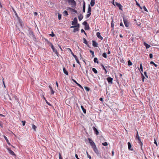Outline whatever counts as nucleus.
I'll return each instance as SVG.
<instances>
[{
  "instance_id": "obj_52",
  "label": "nucleus",
  "mask_w": 159,
  "mask_h": 159,
  "mask_svg": "<svg viewBox=\"0 0 159 159\" xmlns=\"http://www.w3.org/2000/svg\"><path fill=\"white\" fill-rule=\"evenodd\" d=\"M75 26H76V28H78L80 26V25H79V24H77V25Z\"/></svg>"
},
{
  "instance_id": "obj_31",
  "label": "nucleus",
  "mask_w": 159,
  "mask_h": 159,
  "mask_svg": "<svg viewBox=\"0 0 159 159\" xmlns=\"http://www.w3.org/2000/svg\"><path fill=\"white\" fill-rule=\"evenodd\" d=\"M92 70L95 74H97L98 73L97 70L95 68H92Z\"/></svg>"
},
{
  "instance_id": "obj_63",
  "label": "nucleus",
  "mask_w": 159,
  "mask_h": 159,
  "mask_svg": "<svg viewBox=\"0 0 159 159\" xmlns=\"http://www.w3.org/2000/svg\"><path fill=\"white\" fill-rule=\"evenodd\" d=\"M38 14L36 12H34V15H35V16H36Z\"/></svg>"
},
{
  "instance_id": "obj_13",
  "label": "nucleus",
  "mask_w": 159,
  "mask_h": 159,
  "mask_svg": "<svg viewBox=\"0 0 159 159\" xmlns=\"http://www.w3.org/2000/svg\"><path fill=\"white\" fill-rule=\"evenodd\" d=\"M107 80L109 83H110L111 84H112L113 79L112 78L110 77H108Z\"/></svg>"
},
{
  "instance_id": "obj_27",
  "label": "nucleus",
  "mask_w": 159,
  "mask_h": 159,
  "mask_svg": "<svg viewBox=\"0 0 159 159\" xmlns=\"http://www.w3.org/2000/svg\"><path fill=\"white\" fill-rule=\"evenodd\" d=\"M83 43H85L86 45H87L88 44V43L87 42V41L86 39L84 38H83Z\"/></svg>"
},
{
  "instance_id": "obj_29",
  "label": "nucleus",
  "mask_w": 159,
  "mask_h": 159,
  "mask_svg": "<svg viewBox=\"0 0 159 159\" xmlns=\"http://www.w3.org/2000/svg\"><path fill=\"white\" fill-rule=\"evenodd\" d=\"M93 61L95 63H99L98 58L97 57H95Z\"/></svg>"
},
{
  "instance_id": "obj_35",
  "label": "nucleus",
  "mask_w": 159,
  "mask_h": 159,
  "mask_svg": "<svg viewBox=\"0 0 159 159\" xmlns=\"http://www.w3.org/2000/svg\"><path fill=\"white\" fill-rule=\"evenodd\" d=\"M102 56L105 58H107V55L106 53L104 52L102 54Z\"/></svg>"
},
{
  "instance_id": "obj_40",
  "label": "nucleus",
  "mask_w": 159,
  "mask_h": 159,
  "mask_svg": "<svg viewBox=\"0 0 159 159\" xmlns=\"http://www.w3.org/2000/svg\"><path fill=\"white\" fill-rule=\"evenodd\" d=\"M50 36L52 37H53L55 36V34L53 33V31L52 32V34H49Z\"/></svg>"
},
{
  "instance_id": "obj_33",
  "label": "nucleus",
  "mask_w": 159,
  "mask_h": 159,
  "mask_svg": "<svg viewBox=\"0 0 159 159\" xmlns=\"http://www.w3.org/2000/svg\"><path fill=\"white\" fill-rule=\"evenodd\" d=\"M128 66H131L132 65V62L130 60H129L128 61Z\"/></svg>"
},
{
  "instance_id": "obj_48",
  "label": "nucleus",
  "mask_w": 159,
  "mask_h": 159,
  "mask_svg": "<svg viewBox=\"0 0 159 159\" xmlns=\"http://www.w3.org/2000/svg\"><path fill=\"white\" fill-rule=\"evenodd\" d=\"M144 75H145V76H146V77L147 78H148V75H147V72H146V71H145V72H144Z\"/></svg>"
},
{
  "instance_id": "obj_14",
  "label": "nucleus",
  "mask_w": 159,
  "mask_h": 159,
  "mask_svg": "<svg viewBox=\"0 0 159 159\" xmlns=\"http://www.w3.org/2000/svg\"><path fill=\"white\" fill-rule=\"evenodd\" d=\"M93 129L94 131V133L97 135H98L99 132L98 130L95 127H93Z\"/></svg>"
},
{
  "instance_id": "obj_15",
  "label": "nucleus",
  "mask_w": 159,
  "mask_h": 159,
  "mask_svg": "<svg viewBox=\"0 0 159 159\" xmlns=\"http://www.w3.org/2000/svg\"><path fill=\"white\" fill-rule=\"evenodd\" d=\"M93 43V45L94 47H98V43L94 40L92 41Z\"/></svg>"
},
{
  "instance_id": "obj_9",
  "label": "nucleus",
  "mask_w": 159,
  "mask_h": 159,
  "mask_svg": "<svg viewBox=\"0 0 159 159\" xmlns=\"http://www.w3.org/2000/svg\"><path fill=\"white\" fill-rule=\"evenodd\" d=\"M101 66L102 68V69L104 70L105 71V74H106L107 73V72H108V71L107 70V69H106V68H108L109 67H109H108V66H106L105 67L102 64L101 65Z\"/></svg>"
},
{
  "instance_id": "obj_37",
  "label": "nucleus",
  "mask_w": 159,
  "mask_h": 159,
  "mask_svg": "<svg viewBox=\"0 0 159 159\" xmlns=\"http://www.w3.org/2000/svg\"><path fill=\"white\" fill-rule=\"evenodd\" d=\"M141 74L142 75V79L143 81V82L144 81V79L145 78V77L142 73H141Z\"/></svg>"
},
{
  "instance_id": "obj_32",
  "label": "nucleus",
  "mask_w": 159,
  "mask_h": 159,
  "mask_svg": "<svg viewBox=\"0 0 159 159\" xmlns=\"http://www.w3.org/2000/svg\"><path fill=\"white\" fill-rule=\"evenodd\" d=\"M150 64H153V65H154V66L155 67H157V65L156 64H155L153 61H151L150 62Z\"/></svg>"
},
{
  "instance_id": "obj_61",
  "label": "nucleus",
  "mask_w": 159,
  "mask_h": 159,
  "mask_svg": "<svg viewBox=\"0 0 159 159\" xmlns=\"http://www.w3.org/2000/svg\"><path fill=\"white\" fill-rule=\"evenodd\" d=\"M154 143L155 144H156V145L157 146V143L156 141L155 140V141L154 142Z\"/></svg>"
},
{
  "instance_id": "obj_17",
  "label": "nucleus",
  "mask_w": 159,
  "mask_h": 159,
  "mask_svg": "<svg viewBox=\"0 0 159 159\" xmlns=\"http://www.w3.org/2000/svg\"><path fill=\"white\" fill-rule=\"evenodd\" d=\"M95 4V0H91L90 2V5L92 7L94 6Z\"/></svg>"
},
{
  "instance_id": "obj_57",
  "label": "nucleus",
  "mask_w": 159,
  "mask_h": 159,
  "mask_svg": "<svg viewBox=\"0 0 159 159\" xmlns=\"http://www.w3.org/2000/svg\"><path fill=\"white\" fill-rule=\"evenodd\" d=\"M120 26H122V27H124V25H123V23H122V22H121V23H120Z\"/></svg>"
},
{
  "instance_id": "obj_3",
  "label": "nucleus",
  "mask_w": 159,
  "mask_h": 159,
  "mask_svg": "<svg viewBox=\"0 0 159 159\" xmlns=\"http://www.w3.org/2000/svg\"><path fill=\"white\" fill-rule=\"evenodd\" d=\"M135 139L136 140H137V142L140 145L141 147V148L142 149V146L143 145V143L141 142V139L139 136V135H137V136H136L135 137Z\"/></svg>"
},
{
  "instance_id": "obj_49",
  "label": "nucleus",
  "mask_w": 159,
  "mask_h": 159,
  "mask_svg": "<svg viewBox=\"0 0 159 159\" xmlns=\"http://www.w3.org/2000/svg\"><path fill=\"white\" fill-rule=\"evenodd\" d=\"M143 9L145 11H148V10H147V8H146V7L145 6H144L143 7Z\"/></svg>"
},
{
  "instance_id": "obj_41",
  "label": "nucleus",
  "mask_w": 159,
  "mask_h": 159,
  "mask_svg": "<svg viewBox=\"0 0 159 159\" xmlns=\"http://www.w3.org/2000/svg\"><path fill=\"white\" fill-rule=\"evenodd\" d=\"M13 11H14V13H15V14L16 16V17H17L18 18H19V17L18 16V15H17V13H16V11L15 10H13Z\"/></svg>"
},
{
  "instance_id": "obj_51",
  "label": "nucleus",
  "mask_w": 159,
  "mask_h": 159,
  "mask_svg": "<svg viewBox=\"0 0 159 159\" xmlns=\"http://www.w3.org/2000/svg\"><path fill=\"white\" fill-rule=\"evenodd\" d=\"M90 52L92 54V55H93V54H94L93 51L92 50H90Z\"/></svg>"
},
{
  "instance_id": "obj_56",
  "label": "nucleus",
  "mask_w": 159,
  "mask_h": 159,
  "mask_svg": "<svg viewBox=\"0 0 159 159\" xmlns=\"http://www.w3.org/2000/svg\"><path fill=\"white\" fill-rule=\"evenodd\" d=\"M136 5L138 7H140L139 4L137 2H136Z\"/></svg>"
},
{
  "instance_id": "obj_7",
  "label": "nucleus",
  "mask_w": 159,
  "mask_h": 159,
  "mask_svg": "<svg viewBox=\"0 0 159 159\" xmlns=\"http://www.w3.org/2000/svg\"><path fill=\"white\" fill-rule=\"evenodd\" d=\"M115 6H116L119 7L120 10H122V6L120 3H118L117 2H115Z\"/></svg>"
},
{
  "instance_id": "obj_11",
  "label": "nucleus",
  "mask_w": 159,
  "mask_h": 159,
  "mask_svg": "<svg viewBox=\"0 0 159 159\" xmlns=\"http://www.w3.org/2000/svg\"><path fill=\"white\" fill-rule=\"evenodd\" d=\"M72 80L73 82H74L81 89H83V88L82 87V86L81 85H80V84L78 83L74 79H72Z\"/></svg>"
},
{
  "instance_id": "obj_22",
  "label": "nucleus",
  "mask_w": 159,
  "mask_h": 159,
  "mask_svg": "<svg viewBox=\"0 0 159 159\" xmlns=\"http://www.w3.org/2000/svg\"><path fill=\"white\" fill-rule=\"evenodd\" d=\"M144 46L146 47V49H148V48H149L150 47V45L148 44L145 42L144 43Z\"/></svg>"
},
{
  "instance_id": "obj_36",
  "label": "nucleus",
  "mask_w": 159,
  "mask_h": 159,
  "mask_svg": "<svg viewBox=\"0 0 159 159\" xmlns=\"http://www.w3.org/2000/svg\"><path fill=\"white\" fill-rule=\"evenodd\" d=\"M102 145L104 146H107L108 144L107 142H105L104 143H102Z\"/></svg>"
},
{
  "instance_id": "obj_44",
  "label": "nucleus",
  "mask_w": 159,
  "mask_h": 159,
  "mask_svg": "<svg viewBox=\"0 0 159 159\" xmlns=\"http://www.w3.org/2000/svg\"><path fill=\"white\" fill-rule=\"evenodd\" d=\"M84 89L87 91H89V89L87 87H84Z\"/></svg>"
},
{
  "instance_id": "obj_18",
  "label": "nucleus",
  "mask_w": 159,
  "mask_h": 159,
  "mask_svg": "<svg viewBox=\"0 0 159 159\" xmlns=\"http://www.w3.org/2000/svg\"><path fill=\"white\" fill-rule=\"evenodd\" d=\"M128 149L130 150H133V149L131 148V145L130 142L128 143Z\"/></svg>"
},
{
  "instance_id": "obj_25",
  "label": "nucleus",
  "mask_w": 159,
  "mask_h": 159,
  "mask_svg": "<svg viewBox=\"0 0 159 159\" xmlns=\"http://www.w3.org/2000/svg\"><path fill=\"white\" fill-rule=\"evenodd\" d=\"M81 107L83 111V112L85 114L86 113V110L84 108V107L83 106H81Z\"/></svg>"
},
{
  "instance_id": "obj_50",
  "label": "nucleus",
  "mask_w": 159,
  "mask_h": 159,
  "mask_svg": "<svg viewBox=\"0 0 159 159\" xmlns=\"http://www.w3.org/2000/svg\"><path fill=\"white\" fill-rule=\"evenodd\" d=\"M22 125L23 126H24L25 125V121H22Z\"/></svg>"
},
{
  "instance_id": "obj_59",
  "label": "nucleus",
  "mask_w": 159,
  "mask_h": 159,
  "mask_svg": "<svg viewBox=\"0 0 159 159\" xmlns=\"http://www.w3.org/2000/svg\"><path fill=\"white\" fill-rule=\"evenodd\" d=\"M76 28V26H75V25H73V26H71L70 27V28Z\"/></svg>"
},
{
  "instance_id": "obj_10",
  "label": "nucleus",
  "mask_w": 159,
  "mask_h": 159,
  "mask_svg": "<svg viewBox=\"0 0 159 159\" xmlns=\"http://www.w3.org/2000/svg\"><path fill=\"white\" fill-rule=\"evenodd\" d=\"M67 10H70V11L75 13H77V11L75 10L70 7H67Z\"/></svg>"
},
{
  "instance_id": "obj_16",
  "label": "nucleus",
  "mask_w": 159,
  "mask_h": 159,
  "mask_svg": "<svg viewBox=\"0 0 159 159\" xmlns=\"http://www.w3.org/2000/svg\"><path fill=\"white\" fill-rule=\"evenodd\" d=\"M8 151L9 153L10 154L12 155H15V154L14 152L12 151L11 149L9 148H8Z\"/></svg>"
},
{
  "instance_id": "obj_43",
  "label": "nucleus",
  "mask_w": 159,
  "mask_h": 159,
  "mask_svg": "<svg viewBox=\"0 0 159 159\" xmlns=\"http://www.w3.org/2000/svg\"><path fill=\"white\" fill-rule=\"evenodd\" d=\"M61 15L60 14H59L58 15V18L59 20H60L61 19Z\"/></svg>"
},
{
  "instance_id": "obj_21",
  "label": "nucleus",
  "mask_w": 159,
  "mask_h": 159,
  "mask_svg": "<svg viewBox=\"0 0 159 159\" xmlns=\"http://www.w3.org/2000/svg\"><path fill=\"white\" fill-rule=\"evenodd\" d=\"M4 137L5 139V140H6V142H7V143L9 145H10L11 144L9 142V141L8 140V139L5 136H4Z\"/></svg>"
},
{
  "instance_id": "obj_5",
  "label": "nucleus",
  "mask_w": 159,
  "mask_h": 159,
  "mask_svg": "<svg viewBox=\"0 0 159 159\" xmlns=\"http://www.w3.org/2000/svg\"><path fill=\"white\" fill-rule=\"evenodd\" d=\"M49 44L51 45V48L53 51L56 54H58L57 51L56 49L54 48L53 45L51 43L49 42Z\"/></svg>"
},
{
  "instance_id": "obj_30",
  "label": "nucleus",
  "mask_w": 159,
  "mask_h": 159,
  "mask_svg": "<svg viewBox=\"0 0 159 159\" xmlns=\"http://www.w3.org/2000/svg\"><path fill=\"white\" fill-rule=\"evenodd\" d=\"M89 28H90L88 24L86 25L85 26L84 29L85 30H89Z\"/></svg>"
},
{
  "instance_id": "obj_24",
  "label": "nucleus",
  "mask_w": 159,
  "mask_h": 159,
  "mask_svg": "<svg viewBox=\"0 0 159 159\" xmlns=\"http://www.w3.org/2000/svg\"><path fill=\"white\" fill-rule=\"evenodd\" d=\"M79 20L80 21L83 18V16L82 14H80L78 16Z\"/></svg>"
},
{
  "instance_id": "obj_53",
  "label": "nucleus",
  "mask_w": 159,
  "mask_h": 159,
  "mask_svg": "<svg viewBox=\"0 0 159 159\" xmlns=\"http://www.w3.org/2000/svg\"><path fill=\"white\" fill-rule=\"evenodd\" d=\"M51 90V94H54V92L53 91V90L52 89Z\"/></svg>"
},
{
  "instance_id": "obj_42",
  "label": "nucleus",
  "mask_w": 159,
  "mask_h": 159,
  "mask_svg": "<svg viewBox=\"0 0 159 159\" xmlns=\"http://www.w3.org/2000/svg\"><path fill=\"white\" fill-rule=\"evenodd\" d=\"M81 33H84V34L86 35V34L83 29H81Z\"/></svg>"
},
{
  "instance_id": "obj_38",
  "label": "nucleus",
  "mask_w": 159,
  "mask_h": 159,
  "mask_svg": "<svg viewBox=\"0 0 159 159\" xmlns=\"http://www.w3.org/2000/svg\"><path fill=\"white\" fill-rule=\"evenodd\" d=\"M78 30H79V29L78 28H75L73 30V32H75L76 31H78Z\"/></svg>"
},
{
  "instance_id": "obj_4",
  "label": "nucleus",
  "mask_w": 159,
  "mask_h": 159,
  "mask_svg": "<svg viewBox=\"0 0 159 159\" xmlns=\"http://www.w3.org/2000/svg\"><path fill=\"white\" fill-rule=\"evenodd\" d=\"M91 8L90 7L89 5L87 11V14L86 16V18H88L90 16L91 14Z\"/></svg>"
},
{
  "instance_id": "obj_54",
  "label": "nucleus",
  "mask_w": 159,
  "mask_h": 159,
  "mask_svg": "<svg viewBox=\"0 0 159 159\" xmlns=\"http://www.w3.org/2000/svg\"><path fill=\"white\" fill-rule=\"evenodd\" d=\"M115 2L114 0H113V1H112V2H111V3H112L114 6H115Z\"/></svg>"
},
{
  "instance_id": "obj_47",
  "label": "nucleus",
  "mask_w": 159,
  "mask_h": 159,
  "mask_svg": "<svg viewBox=\"0 0 159 159\" xmlns=\"http://www.w3.org/2000/svg\"><path fill=\"white\" fill-rule=\"evenodd\" d=\"M149 57L151 59H152V58L153 55L152 53H150L149 54Z\"/></svg>"
},
{
  "instance_id": "obj_28",
  "label": "nucleus",
  "mask_w": 159,
  "mask_h": 159,
  "mask_svg": "<svg viewBox=\"0 0 159 159\" xmlns=\"http://www.w3.org/2000/svg\"><path fill=\"white\" fill-rule=\"evenodd\" d=\"M140 69L141 70V73L143 72V67L142 66V63H141L140 64Z\"/></svg>"
},
{
  "instance_id": "obj_58",
  "label": "nucleus",
  "mask_w": 159,
  "mask_h": 159,
  "mask_svg": "<svg viewBox=\"0 0 159 159\" xmlns=\"http://www.w3.org/2000/svg\"><path fill=\"white\" fill-rule=\"evenodd\" d=\"M87 157H88L89 158V159H91V156L90 155H88V156Z\"/></svg>"
},
{
  "instance_id": "obj_20",
  "label": "nucleus",
  "mask_w": 159,
  "mask_h": 159,
  "mask_svg": "<svg viewBox=\"0 0 159 159\" xmlns=\"http://www.w3.org/2000/svg\"><path fill=\"white\" fill-rule=\"evenodd\" d=\"M73 57L75 58L77 63L80 64V62L77 58V57L75 55H74V56H73Z\"/></svg>"
},
{
  "instance_id": "obj_60",
  "label": "nucleus",
  "mask_w": 159,
  "mask_h": 159,
  "mask_svg": "<svg viewBox=\"0 0 159 159\" xmlns=\"http://www.w3.org/2000/svg\"><path fill=\"white\" fill-rule=\"evenodd\" d=\"M112 156H113L114 155V152L113 150H112Z\"/></svg>"
},
{
  "instance_id": "obj_1",
  "label": "nucleus",
  "mask_w": 159,
  "mask_h": 159,
  "mask_svg": "<svg viewBox=\"0 0 159 159\" xmlns=\"http://www.w3.org/2000/svg\"><path fill=\"white\" fill-rule=\"evenodd\" d=\"M88 140L90 145L91 146L95 153L98 156L100 157L101 156V153L99 151L94 142L90 138H89Z\"/></svg>"
},
{
  "instance_id": "obj_2",
  "label": "nucleus",
  "mask_w": 159,
  "mask_h": 159,
  "mask_svg": "<svg viewBox=\"0 0 159 159\" xmlns=\"http://www.w3.org/2000/svg\"><path fill=\"white\" fill-rule=\"evenodd\" d=\"M28 31V35L30 38L33 39L34 40L36 39L31 29H29Z\"/></svg>"
},
{
  "instance_id": "obj_6",
  "label": "nucleus",
  "mask_w": 159,
  "mask_h": 159,
  "mask_svg": "<svg viewBox=\"0 0 159 159\" xmlns=\"http://www.w3.org/2000/svg\"><path fill=\"white\" fill-rule=\"evenodd\" d=\"M123 20L125 26L126 27H129V24L128 20L124 17H123Z\"/></svg>"
},
{
  "instance_id": "obj_64",
  "label": "nucleus",
  "mask_w": 159,
  "mask_h": 159,
  "mask_svg": "<svg viewBox=\"0 0 159 159\" xmlns=\"http://www.w3.org/2000/svg\"><path fill=\"white\" fill-rule=\"evenodd\" d=\"M120 38H121L123 37V36L122 35V34H120Z\"/></svg>"
},
{
  "instance_id": "obj_39",
  "label": "nucleus",
  "mask_w": 159,
  "mask_h": 159,
  "mask_svg": "<svg viewBox=\"0 0 159 159\" xmlns=\"http://www.w3.org/2000/svg\"><path fill=\"white\" fill-rule=\"evenodd\" d=\"M83 25L84 26H85L88 25V24L86 21H84L83 22Z\"/></svg>"
},
{
  "instance_id": "obj_19",
  "label": "nucleus",
  "mask_w": 159,
  "mask_h": 159,
  "mask_svg": "<svg viewBox=\"0 0 159 159\" xmlns=\"http://www.w3.org/2000/svg\"><path fill=\"white\" fill-rule=\"evenodd\" d=\"M85 2L84 1L83 2V12L84 13L85 12Z\"/></svg>"
},
{
  "instance_id": "obj_46",
  "label": "nucleus",
  "mask_w": 159,
  "mask_h": 159,
  "mask_svg": "<svg viewBox=\"0 0 159 159\" xmlns=\"http://www.w3.org/2000/svg\"><path fill=\"white\" fill-rule=\"evenodd\" d=\"M59 159H62L61 157V154L60 153H59Z\"/></svg>"
},
{
  "instance_id": "obj_34",
  "label": "nucleus",
  "mask_w": 159,
  "mask_h": 159,
  "mask_svg": "<svg viewBox=\"0 0 159 159\" xmlns=\"http://www.w3.org/2000/svg\"><path fill=\"white\" fill-rule=\"evenodd\" d=\"M32 128L34 129V130L35 131L37 128V127L35 125L33 124L32 125Z\"/></svg>"
},
{
  "instance_id": "obj_12",
  "label": "nucleus",
  "mask_w": 159,
  "mask_h": 159,
  "mask_svg": "<svg viewBox=\"0 0 159 159\" xmlns=\"http://www.w3.org/2000/svg\"><path fill=\"white\" fill-rule=\"evenodd\" d=\"M96 35L97 37L100 39L102 40L103 39V37L100 35V33L98 32L96 33Z\"/></svg>"
},
{
  "instance_id": "obj_23",
  "label": "nucleus",
  "mask_w": 159,
  "mask_h": 159,
  "mask_svg": "<svg viewBox=\"0 0 159 159\" xmlns=\"http://www.w3.org/2000/svg\"><path fill=\"white\" fill-rule=\"evenodd\" d=\"M63 70L64 74H66V75H68V72L66 71V70L64 67L63 68Z\"/></svg>"
},
{
  "instance_id": "obj_62",
  "label": "nucleus",
  "mask_w": 159,
  "mask_h": 159,
  "mask_svg": "<svg viewBox=\"0 0 159 159\" xmlns=\"http://www.w3.org/2000/svg\"><path fill=\"white\" fill-rule=\"evenodd\" d=\"M110 53H111V52L109 50H108V52H107V54H110Z\"/></svg>"
},
{
  "instance_id": "obj_26",
  "label": "nucleus",
  "mask_w": 159,
  "mask_h": 159,
  "mask_svg": "<svg viewBox=\"0 0 159 159\" xmlns=\"http://www.w3.org/2000/svg\"><path fill=\"white\" fill-rule=\"evenodd\" d=\"M63 14L64 16H67L68 15L67 11H65L63 12Z\"/></svg>"
},
{
  "instance_id": "obj_55",
  "label": "nucleus",
  "mask_w": 159,
  "mask_h": 159,
  "mask_svg": "<svg viewBox=\"0 0 159 159\" xmlns=\"http://www.w3.org/2000/svg\"><path fill=\"white\" fill-rule=\"evenodd\" d=\"M46 102L47 104H48L49 105H51L46 100Z\"/></svg>"
},
{
  "instance_id": "obj_8",
  "label": "nucleus",
  "mask_w": 159,
  "mask_h": 159,
  "mask_svg": "<svg viewBox=\"0 0 159 159\" xmlns=\"http://www.w3.org/2000/svg\"><path fill=\"white\" fill-rule=\"evenodd\" d=\"M77 23V19L76 17L74 18L73 21L72 22V25H75Z\"/></svg>"
},
{
  "instance_id": "obj_45",
  "label": "nucleus",
  "mask_w": 159,
  "mask_h": 159,
  "mask_svg": "<svg viewBox=\"0 0 159 159\" xmlns=\"http://www.w3.org/2000/svg\"><path fill=\"white\" fill-rule=\"evenodd\" d=\"M111 27H112V28L113 29V28H114V23H113V21L112 20V21L111 23Z\"/></svg>"
}]
</instances>
